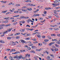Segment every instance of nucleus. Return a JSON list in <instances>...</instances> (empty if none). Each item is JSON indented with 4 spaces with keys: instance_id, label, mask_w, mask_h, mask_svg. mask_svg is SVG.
Masks as SVG:
<instances>
[{
    "instance_id": "obj_16",
    "label": "nucleus",
    "mask_w": 60,
    "mask_h": 60,
    "mask_svg": "<svg viewBox=\"0 0 60 60\" xmlns=\"http://www.w3.org/2000/svg\"><path fill=\"white\" fill-rule=\"evenodd\" d=\"M15 53L16 54H19L20 53V52L19 51H17L15 52Z\"/></svg>"
},
{
    "instance_id": "obj_55",
    "label": "nucleus",
    "mask_w": 60,
    "mask_h": 60,
    "mask_svg": "<svg viewBox=\"0 0 60 60\" xmlns=\"http://www.w3.org/2000/svg\"><path fill=\"white\" fill-rule=\"evenodd\" d=\"M25 19H29V17H25Z\"/></svg>"
},
{
    "instance_id": "obj_49",
    "label": "nucleus",
    "mask_w": 60,
    "mask_h": 60,
    "mask_svg": "<svg viewBox=\"0 0 60 60\" xmlns=\"http://www.w3.org/2000/svg\"><path fill=\"white\" fill-rule=\"evenodd\" d=\"M9 26L10 25L9 24L6 25H5V26Z\"/></svg>"
},
{
    "instance_id": "obj_7",
    "label": "nucleus",
    "mask_w": 60,
    "mask_h": 60,
    "mask_svg": "<svg viewBox=\"0 0 60 60\" xmlns=\"http://www.w3.org/2000/svg\"><path fill=\"white\" fill-rule=\"evenodd\" d=\"M10 51L11 52H12L13 51H15V50L14 49H12Z\"/></svg>"
},
{
    "instance_id": "obj_22",
    "label": "nucleus",
    "mask_w": 60,
    "mask_h": 60,
    "mask_svg": "<svg viewBox=\"0 0 60 60\" xmlns=\"http://www.w3.org/2000/svg\"><path fill=\"white\" fill-rule=\"evenodd\" d=\"M27 9L29 10V11H31L32 10V8H28Z\"/></svg>"
},
{
    "instance_id": "obj_25",
    "label": "nucleus",
    "mask_w": 60,
    "mask_h": 60,
    "mask_svg": "<svg viewBox=\"0 0 60 60\" xmlns=\"http://www.w3.org/2000/svg\"><path fill=\"white\" fill-rule=\"evenodd\" d=\"M55 46L56 47H59V45H57V44H55Z\"/></svg>"
},
{
    "instance_id": "obj_9",
    "label": "nucleus",
    "mask_w": 60,
    "mask_h": 60,
    "mask_svg": "<svg viewBox=\"0 0 60 60\" xmlns=\"http://www.w3.org/2000/svg\"><path fill=\"white\" fill-rule=\"evenodd\" d=\"M0 2H1V3H2V4H4V3H6V1H0Z\"/></svg>"
},
{
    "instance_id": "obj_40",
    "label": "nucleus",
    "mask_w": 60,
    "mask_h": 60,
    "mask_svg": "<svg viewBox=\"0 0 60 60\" xmlns=\"http://www.w3.org/2000/svg\"><path fill=\"white\" fill-rule=\"evenodd\" d=\"M0 42H1V43H4V41H0Z\"/></svg>"
},
{
    "instance_id": "obj_13",
    "label": "nucleus",
    "mask_w": 60,
    "mask_h": 60,
    "mask_svg": "<svg viewBox=\"0 0 60 60\" xmlns=\"http://www.w3.org/2000/svg\"><path fill=\"white\" fill-rule=\"evenodd\" d=\"M46 58L48 60H49V59H50V57L48 56Z\"/></svg>"
},
{
    "instance_id": "obj_33",
    "label": "nucleus",
    "mask_w": 60,
    "mask_h": 60,
    "mask_svg": "<svg viewBox=\"0 0 60 60\" xmlns=\"http://www.w3.org/2000/svg\"><path fill=\"white\" fill-rule=\"evenodd\" d=\"M4 23H8V21H5L4 22V21L3 22V23H4Z\"/></svg>"
},
{
    "instance_id": "obj_6",
    "label": "nucleus",
    "mask_w": 60,
    "mask_h": 60,
    "mask_svg": "<svg viewBox=\"0 0 60 60\" xmlns=\"http://www.w3.org/2000/svg\"><path fill=\"white\" fill-rule=\"evenodd\" d=\"M54 3L55 4H59V2H57L56 1H54Z\"/></svg>"
},
{
    "instance_id": "obj_48",
    "label": "nucleus",
    "mask_w": 60,
    "mask_h": 60,
    "mask_svg": "<svg viewBox=\"0 0 60 60\" xmlns=\"http://www.w3.org/2000/svg\"><path fill=\"white\" fill-rule=\"evenodd\" d=\"M57 36H58V37H60V34H59L57 35Z\"/></svg>"
},
{
    "instance_id": "obj_21",
    "label": "nucleus",
    "mask_w": 60,
    "mask_h": 60,
    "mask_svg": "<svg viewBox=\"0 0 60 60\" xmlns=\"http://www.w3.org/2000/svg\"><path fill=\"white\" fill-rule=\"evenodd\" d=\"M11 39V37H7V39H8V40H10V39Z\"/></svg>"
},
{
    "instance_id": "obj_32",
    "label": "nucleus",
    "mask_w": 60,
    "mask_h": 60,
    "mask_svg": "<svg viewBox=\"0 0 60 60\" xmlns=\"http://www.w3.org/2000/svg\"><path fill=\"white\" fill-rule=\"evenodd\" d=\"M16 6L17 7L18 6H20V4H16Z\"/></svg>"
},
{
    "instance_id": "obj_12",
    "label": "nucleus",
    "mask_w": 60,
    "mask_h": 60,
    "mask_svg": "<svg viewBox=\"0 0 60 60\" xmlns=\"http://www.w3.org/2000/svg\"><path fill=\"white\" fill-rule=\"evenodd\" d=\"M7 31L6 30L3 33V34H7Z\"/></svg>"
},
{
    "instance_id": "obj_2",
    "label": "nucleus",
    "mask_w": 60,
    "mask_h": 60,
    "mask_svg": "<svg viewBox=\"0 0 60 60\" xmlns=\"http://www.w3.org/2000/svg\"><path fill=\"white\" fill-rule=\"evenodd\" d=\"M12 29V28H9L8 29H7V32H11V30Z\"/></svg>"
},
{
    "instance_id": "obj_3",
    "label": "nucleus",
    "mask_w": 60,
    "mask_h": 60,
    "mask_svg": "<svg viewBox=\"0 0 60 60\" xmlns=\"http://www.w3.org/2000/svg\"><path fill=\"white\" fill-rule=\"evenodd\" d=\"M21 42L22 43H26V42L25 41V40H22L21 41Z\"/></svg>"
},
{
    "instance_id": "obj_43",
    "label": "nucleus",
    "mask_w": 60,
    "mask_h": 60,
    "mask_svg": "<svg viewBox=\"0 0 60 60\" xmlns=\"http://www.w3.org/2000/svg\"><path fill=\"white\" fill-rule=\"evenodd\" d=\"M33 16L34 17H36L37 16L36 14H34L33 15Z\"/></svg>"
},
{
    "instance_id": "obj_45",
    "label": "nucleus",
    "mask_w": 60,
    "mask_h": 60,
    "mask_svg": "<svg viewBox=\"0 0 60 60\" xmlns=\"http://www.w3.org/2000/svg\"><path fill=\"white\" fill-rule=\"evenodd\" d=\"M10 13V12H7V13H6V15H7V14H9V13Z\"/></svg>"
},
{
    "instance_id": "obj_44",
    "label": "nucleus",
    "mask_w": 60,
    "mask_h": 60,
    "mask_svg": "<svg viewBox=\"0 0 60 60\" xmlns=\"http://www.w3.org/2000/svg\"><path fill=\"white\" fill-rule=\"evenodd\" d=\"M42 43H43V44H45V45H46V43L44 42H42Z\"/></svg>"
},
{
    "instance_id": "obj_51",
    "label": "nucleus",
    "mask_w": 60,
    "mask_h": 60,
    "mask_svg": "<svg viewBox=\"0 0 60 60\" xmlns=\"http://www.w3.org/2000/svg\"><path fill=\"white\" fill-rule=\"evenodd\" d=\"M45 9L46 10H49V8H45Z\"/></svg>"
},
{
    "instance_id": "obj_19",
    "label": "nucleus",
    "mask_w": 60,
    "mask_h": 60,
    "mask_svg": "<svg viewBox=\"0 0 60 60\" xmlns=\"http://www.w3.org/2000/svg\"><path fill=\"white\" fill-rule=\"evenodd\" d=\"M30 19H28L27 20V21L28 23H29V22H30Z\"/></svg>"
},
{
    "instance_id": "obj_14",
    "label": "nucleus",
    "mask_w": 60,
    "mask_h": 60,
    "mask_svg": "<svg viewBox=\"0 0 60 60\" xmlns=\"http://www.w3.org/2000/svg\"><path fill=\"white\" fill-rule=\"evenodd\" d=\"M19 23H25V21H21L19 22Z\"/></svg>"
},
{
    "instance_id": "obj_26",
    "label": "nucleus",
    "mask_w": 60,
    "mask_h": 60,
    "mask_svg": "<svg viewBox=\"0 0 60 60\" xmlns=\"http://www.w3.org/2000/svg\"><path fill=\"white\" fill-rule=\"evenodd\" d=\"M54 50L56 51H57L58 50V49L57 48H56L54 49Z\"/></svg>"
},
{
    "instance_id": "obj_59",
    "label": "nucleus",
    "mask_w": 60,
    "mask_h": 60,
    "mask_svg": "<svg viewBox=\"0 0 60 60\" xmlns=\"http://www.w3.org/2000/svg\"><path fill=\"white\" fill-rule=\"evenodd\" d=\"M25 48H28V46L27 45H26L25 46Z\"/></svg>"
},
{
    "instance_id": "obj_31",
    "label": "nucleus",
    "mask_w": 60,
    "mask_h": 60,
    "mask_svg": "<svg viewBox=\"0 0 60 60\" xmlns=\"http://www.w3.org/2000/svg\"><path fill=\"white\" fill-rule=\"evenodd\" d=\"M7 11H2V13H5V12H7Z\"/></svg>"
},
{
    "instance_id": "obj_64",
    "label": "nucleus",
    "mask_w": 60,
    "mask_h": 60,
    "mask_svg": "<svg viewBox=\"0 0 60 60\" xmlns=\"http://www.w3.org/2000/svg\"><path fill=\"white\" fill-rule=\"evenodd\" d=\"M16 58H17L18 59V55H16Z\"/></svg>"
},
{
    "instance_id": "obj_50",
    "label": "nucleus",
    "mask_w": 60,
    "mask_h": 60,
    "mask_svg": "<svg viewBox=\"0 0 60 60\" xmlns=\"http://www.w3.org/2000/svg\"><path fill=\"white\" fill-rule=\"evenodd\" d=\"M27 49H28V50H30V49H31V48L29 47H28Z\"/></svg>"
},
{
    "instance_id": "obj_63",
    "label": "nucleus",
    "mask_w": 60,
    "mask_h": 60,
    "mask_svg": "<svg viewBox=\"0 0 60 60\" xmlns=\"http://www.w3.org/2000/svg\"><path fill=\"white\" fill-rule=\"evenodd\" d=\"M26 8V7L24 6L22 8V9H24V8Z\"/></svg>"
},
{
    "instance_id": "obj_36",
    "label": "nucleus",
    "mask_w": 60,
    "mask_h": 60,
    "mask_svg": "<svg viewBox=\"0 0 60 60\" xmlns=\"http://www.w3.org/2000/svg\"><path fill=\"white\" fill-rule=\"evenodd\" d=\"M45 20H45L43 21H41V22L42 23H44V22L45 21Z\"/></svg>"
},
{
    "instance_id": "obj_46",
    "label": "nucleus",
    "mask_w": 60,
    "mask_h": 60,
    "mask_svg": "<svg viewBox=\"0 0 60 60\" xmlns=\"http://www.w3.org/2000/svg\"><path fill=\"white\" fill-rule=\"evenodd\" d=\"M50 26L51 27H55V26H56V25H50Z\"/></svg>"
},
{
    "instance_id": "obj_34",
    "label": "nucleus",
    "mask_w": 60,
    "mask_h": 60,
    "mask_svg": "<svg viewBox=\"0 0 60 60\" xmlns=\"http://www.w3.org/2000/svg\"><path fill=\"white\" fill-rule=\"evenodd\" d=\"M22 11H27L26 10H25V9H22Z\"/></svg>"
},
{
    "instance_id": "obj_29",
    "label": "nucleus",
    "mask_w": 60,
    "mask_h": 60,
    "mask_svg": "<svg viewBox=\"0 0 60 60\" xmlns=\"http://www.w3.org/2000/svg\"><path fill=\"white\" fill-rule=\"evenodd\" d=\"M56 43L58 44H60V42H59L58 41H57L56 42Z\"/></svg>"
},
{
    "instance_id": "obj_42",
    "label": "nucleus",
    "mask_w": 60,
    "mask_h": 60,
    "mask_svg": "<svg viewBox=\"0 0 60 60\" xmlns=\"http://www.w3.org/2000/svg\"><path fill=\"white\" fill-rule=\"evenodd\" d=\"M17 23H18L17 22H16L15 23H14L13 25H16V24H17Z\"/></svg>"
},
{
    "instance_id": "obj_47",
    "label": "nucleus",
    "mask_w": 60,
    "mask_h": 60,
    "mask_svg": "<svg viewBox=\"0 0 60 60\" xmlns=\"http://www.w3.org/2000/svg\"><path fill=\"white\" fill-rule=\"evenodd\" d=\"M28 26V27H30V26L29 25H26V27Z\"/></svg>"
},
{
    "instance_id": "obj_52",
    "label": "nucleus",
    "mask_w": 60,
    "mask_h": 60,
    "mask_svg": "<svg viewBox=\"0 0 60 60\" xmlns=\"http://www.w3.org/2000/svg\"><path fill=\"white\" fill-rule=\"evenodd\" d=\"M42 45V44H41H41L40 43H39L38 46H41Z\"/></svg>"
},
{
    "instance_id": "obj_41",
    "label": "nucleus",
    "mask_w": 60,
    "mask_h": 60,
    "mask_svg": "<svg viewBox=\"0 0 60 60\" xmlns=\"http://www.w3.org/2000/svg\"><path fill=\"white\" fill-rule=\"evenodd\" d=\"M32 4L31 5V6H35V5H33L32 4Z\"/></svg>"
},
{
    "instance_id": "obj_62",
    "label": "nucleus",
    "mask_w": 60,
    "mask_h": 60,
    "mask_svg": "<svg viewBox=\"0 0 60 60\" xmlns=\"http://www.w3.org/2000/svg\"><path fill=\"white\" fill-rule=\"evenodd\" d=\"M47 13V12L45 11L44 12V14H46Z\"/></svg>"
},
{
    "instance_id": "obj_15",
    "label": "nucleus",
    "mask_w": 60,
    "mask_h": 60,
    "mask_svg": "<svg viewBox=\"0 0 60 60\" xmlns=\"http://www.w3.org/2000/svg\"><path fill=\"white\" fill-rule=\"evenodd\" d=\"M39 11V10L37 9L36 11H34V12H38Z\"/></svg>"
},
{
    "instance_id": "obj_24",
    "label": "nucleus",
    "mask_w": 60,
    "mask_h": 60,
    "mask_svg": "<svg viewBox=\"0 0 60 60\" xmlns=\"http://www.w3.org/2000/svg\"><path fill=\"white\" fill-rule=\"evenodd\" d=\"M26 2H31V1L30 0H27Z\"/></svg>"
},
{
    "instance_id": "obj_20",
    "label": "nucleus",
    "mask_w": 60,
    "mask_h": 60,
    "mask_svg": "<svg viewBox=\"0 0 60 60\" xmlns=\"http://www.w3.org/2000/svg\"><path fill=\"white\" fill-rule=\"evenodd\" d=\"M44 41L45 42H47V41H49V40L47 39H45L44 40Z\"/></svg>"
},
{
    "instance_id": "obj_18",
    "label": "nucleus",
    "mask_w": 60,
    "mask_h": 60,
    "mask_svg": "<svg viewBox=\"0 0 60 60\" xmlns=\"http://www.w3.org/2000/svg\"><path fill=\"white\" fill-rule=\"evenodd\" d=\"M32 5V4H26V5L27 6H31V5Z\"/></svg>"
},
{
    "instance_id": "obj_4",
    "label": "nucleus",
    "mask_w": 60,
    "mask_h": 60,
    "mask_svg": "<svg viewBox=\"0 0 60 60\" xmlns=\"http://www.w3.org/2000/svg\"><path fill=\"white\" fill-rule=\"evenodd\" d=\"M22 55H20L18 56V58L19 59H21V58H22Z\"/></svg>"
},
{
    "instance_id": "obj_30",
    "label": "nucleus",
    "mask_w": 60,
    "mask_h": 60,
    "mask_svg": "<svg viewBox=\"0 0 60 60\" xmlns=\"http://www.w3.org/2000/svg\"><path fill=\"white\" fill-rule=\"evenodd\" d=\"M30 38H26V40H30Z\"/></svg>"
},
{
    "instance_id": "obj_27",
    "label": "nucleus",
    "mask_w": 60,
    "mask_h": 60,
    "mask_svg": "<svg viewBox=\"0 0 60 60\" xmlns=\"http://www.w3.org/2000/svg\"><path fill=\"white\" fill-rule=\"evenodd\" d=\"M32 40L33 41H36L37 40L36 39H32Z\"/></svg>"
},
{
    "instance_id": "obj_11",
    "label": "nucleus",
    "mask_w": 60,
    "mask_h": 60,
    "mask_svg": "<svg viewBox=\"0 0 60 60\" xmlns=\"http://www.w3.org/2000/svg\"><path fill=\"white\" fill-rule=\"evenodd\" d=\"M30 52H31V53H35V52L34 50H31L30 51Z\"/></svg>"
},
{
    "instance_id": "obj_38",
    "label": "nucleus",
    "mask_w": 60,
    "mask_h": 60,
    "mask_svg": "<svg viewBox=\"0 0 60 60\" xmlns=\"http://www.w3.org/2000/svg\"><path fill=\"white\" fill-rule=\"evenodd\" d=\"M33 44H30V46H32Z\"/></svg>"
},
{
    "instance_id": "obj_28",
    "label": "nucleus",
    "mask_w": 60,
    "mask_h": 60,
    "mask_svg": "<svg viewBox=\"0 0 60 60\" xmlns=\"http://www.w3.org/2000/svg\"><path fill=\"white\" fill-rule=\"evenodd\" d=\"M53 42H52L50 43H49V45H50V46H51V45H52V44H53Z\"/></svg>"
},
{
    "instance_id": "obj_57",
    "label": "nucleus",
    "mask_w": 60,
    "mask_h": 60,
    "mask_svg": "<svg viewBox=\"0 0 60 60\" xmlns=\"http://www.w3.org/2000/svg\"><path fill=\"white\" fill-rule=\"evenodd\" d=\"M22 58L23 59H24V60L25 59V57H22Z\"/></svg>"
},
{
    "instance_id": "obj_17",
    "label": "nucleus",
    "mask_w": 60,
    "mask_h": 60,
    "mask_svg": "<svg viewBox=\"0 0 60 60\" xmlns=\"http://www.w3.org/2000/svg\"><path fill=\"white\" fill-rule=\"evenodd\" d=\"M22 19H25V16H22L20 17Z\"/></svg>"
},
{
    "instance_id": "obj_10",
    "label": "nucleus",
    "mask_w": 60,
    "mask_h": 60,
    "mask_svg": "<svg viewBox=\"0 0 60 60\" xmlns=\"http://www.w3.org/2000/svg\"><path fill=\"white\" fill-rule=\"evenodd\" d=\"M50 56H52V58H54V55H53L51 54H50Z\"/></svg>"
},
{
    "instance_id": "obj_1",
    "label": "nucleus",
    "mask_w": 60,
    "mask_h": 60,
    "mask_svg": "<svg viewBox=\"0 0 60 60\" xmlns=\"http://www.w3.org/2000/svg\"><path fill=\"white\" fill-rule=\"evenodd\" d=\"M25 55V57H30V54H26Z\"/></svg>"
},
{
    "instance_id": "obj_5",
    "label": "nucleus",
    "mask_w": 60,
    "mask_h": 60,
    "mask_svg": "<svg viewBox=\"0 0 60 60\" xmlns=\"http://www.w3.org/2000/svg\"><path fill=\"white\" fill-rule=\"evenodd\" d=\"M37 36L39 38H40L41 37V35L40 34H37Z\"/></svg>"
},
{
    "instance_id": "obj_35",
    "label": "nucleus",
    "mask_w": 60,
    "mask_h": 60,
    "mask_svg": "<svg viewBox=\"0 0 60 60\" xmlns=\"http://www.w3.org/2000/svg\"><path fill=\"white\" fill-rule=\"evenodd\" d=\"M20 38V37L17 36L16 37V39H18Z\"/></svg>"
},
{
    "instance_id": "obj_23",
    "label": "nucleus",
    "mask_w": 60,
    "mask_h": 60,
    "mask_svg": "<svg viewBox=\"0 0 60 60\" xmlns=\"http://www.w3.org/2000/svg\"><path fill=\"white\" fill-rule=\"evenodd\" d=\"M37 57H39L37 56L36 57H35V59L36 60H37L38 59H37Z\"/></svg>"
},
{
    "instance_id": "obj_39",
    "label": "nucleus",
    "mask_w": 60,
    "mask_h": 60,
    "mask_svg": "<svg viewBox=\"0 0 60 60\" xmlns=\"http://www.w3.org/2000/svg\"><path fill=\"white\" fill-rule=\"evenodd\" d=\"M14 13H18L19 12V11H16L14 12Z\"/></svg>"
},
{
    "instance_id": "obj_53",
    "label": "nucleus",
    "mask_w": 60,
    "mask_h": 60,
    "mask_svg": "<svg viewBox=\"0 0 60 60\" xmlns=\"http://www.w3.org/2000/svg\"><path fill=\"white\" fill-rule=\"evenodd\" d=\"M54 13L55 14H56V15H57V13L56 12H54Z\"/></svg>"
},
{
    "instance_id": "obj_54",
    "label": "nucleus",
    "mask_w": 60,
    "mask_h": 60,
    "mask_svg": "<svg viewBox=\"0 0 60 60\" xmlns=\"http://www.w3.org/2000/svg\"><path fill=\"white\" fill-rule=\"evenodd\" d=\"M32 48V49H34V46H33L31 47Z\"/></svg>"
},
{
    "instance_id": "obj_60",
    "label": "nucleus",
    "mask_w": 60,
    "mask_h": 60,
    "mask_svg": "<svg viewBox=\"0 0 60 60\" xmlns=\"http://www.w3.org/2000/svg\"><path fill=\"white\" fill-rule=\"evenodd\" d=\"M28 33H25L24 34H23V35H25L26 34H27Z\"/></svg>"
},
{
    "instance_id": "obj_8",
    "label": "nucleus",
    "mask_w": 60,
    "mask_h": 60,
    "mask_svg": "<svg viewBox=\"0 0 60 60\" xmlns=\"http://www.w3.org/2000/svg\"><path fill=\"white\" fill-rule=\"evenodd\" d=\"M25 29H23V30L21 29L20 30V31H21V32H24V31H25Z\"/></svg>"
},
{
    "instance_id": "obj_58",
    "label": "nucleus",
    "mask_w": 60,
    "mask_h": 60,
    "mask_svg": "<svg viewBox=\"0 0 60 60\" xmlns=\"http://www.w3.org/2000/svg\"><path fill=\"white\" fill-rule=\"evenodd\" d=\"M12 45H16V44L15 43H12Z\"/></svg>"
},
{
    "instance_id": "obj_56",
    "label": "nucleus",
    "mask_w": 60,
    "mask_h": 60,
    "mask_svg": "<svg viewBox=\"0 0 60 60\" xmlns=\"http://www.w3.org/2000/svg\"><path fill=\"white\" fill-rule=\"evenodd\" d=\"M9 58H10V59H11H11H12V57L11 56H10V57Z\"/></svg>"
},
{
    "instance_id": "obj_37",
    "label": "nucleus",
    "mask_w": 60,
    "mask_h": 60,
    "mask_svg": "<svg viewBox=\"0 0 60 60\" xmlns=\"http://www.w3.org/2000/svg\"><path fill=\"white\" fill-rule=\"evenodd\" d=\"M52 5H55V6H56V4L55 3H53L52 4Z\"/></svg>"
},
{
    "instance_id": "obj_61",
    "label": "nucleus",
    "mask_w": 60,
    "mask_h": 60,
    "mask_svg": "<svg viewBox=\"0 0 60 60\" xmlns=\"http://www.w3.org/2000/svg\"><path fill=\"white\" fill-rule=\"evenodd\" d=\"M10 35L11 36L13 35V34H10Z\"/></svg>"
}]
</instances>
